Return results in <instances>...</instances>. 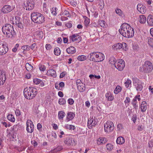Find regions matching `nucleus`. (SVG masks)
<instances>
[{"label":"nucleus","instance_id":"nucleus-14","mask_svg":"<svg viewBox=\"0 0 153 153\" xmlns=\"http://www.w3.org/2000/svg\"><path fill=\"white\" fill-rule=\"evenodd\" d=\"M96 57V62H100L102 61L105 59V56L102 53L100 52H97L95 55Z\"/></svg>","mask_w":153,"mask_h":153},{"label":"nucleus","instance_id":"nucleus-10","mask_svg":"<svg viewBox=\"0 0 153 153\" xmlns=\"http://www.w3.org/2000/svg\"><path fill=\"white\" fill-rule=\"evenodd\" d=\"M8 49L6 45L0 42V55H2L5 54L8 51Z\"/></svg>","mask_w":153,"mask_h":153},{"label":"nucleus","instance_id":"nucleus-38","mask_svg":"<svg viewBox=\"0 0 153 153\" xmlns=\"http://www.w3.org/2000/svg\"><path fill=\"white\" fill-rule=\"evenodd\" d=\"M66 129L69 130H74L75 129V127L72 125L66 124L64 127Z\"/></svg>","mask_w":153,"mask_h":153},{"label":"nucleus","instance_id":"nucleus-39","mask_svg":"<svg viewBox=\"0 0 153 153\" xmlns=\"http://www.w3.org/2000/svg\"><path fill=\"white\" fill-rule=\"evenodd\" d=\"M54 53L55 55L59 56L61 54V51L60 49L58 47H56L55 48Z\"/></svg>","mask_w":153,"mask_h":153},{"label":"nucleus","instance_id":"nucleus-32","mask_svg":"<svg viewBox=\"0 0 153 153\" xmlns=\"http://www.w3.org/2000/svg\"><path fill=\"white\" fill-rule=\"evenodd\" d=\"M139 22L141 24L145 23L146 21V18L144 15H141L139 16Z\"/></svg>","mask_w":153,"mask_h":153},{"label":"nucleus","instance_id":"nucleus-63","mask_svg":"<svg viewBox=\"0 0 153 153\" xmlns=\"http://www.w3.org/2000/svg\"><path fill=\"white\" fill-rule=\"evenodd\" d=\"M15 113L17 116H19L21 114V112L19 110L16 109L15 111Z\"/></svg>","mask_w":153,"mask_h":153},{"label":"nucleus","instance_id":"nucleus-33","mask_svg":"<svg viewBox=\"0 0 153 153\" xmlns=\"http://www.w3.org/2000/svg\"><path fill=\"white\" fill-rule=\"evenodd\" d=\"M96 53L95 52H93L90 54V60L92 61L96 62V57H95Z\"/></svg>","mask_w":153,"mask_h":153},{"label":"nucleus","instance_id":"nucleus-61","mask_svg":"<svg viewBox=\"0 0 153 153\" xmlns=\"http://www.w3.org/2000/svg\"><path fill=\"white\" fill-rule=\"evenodd\" d=\"M65 26L68 28H70L72 26V24L70 22H68L65 24Z\"/></svg>","mask_w":153,"mask_h":153},{"label":"nucleus","instance_id":"nucleus-46","mask_svg":"<svg viewBox=\"0 0 153 153\" xmlns=\"http://www.w3.org/2000/svg\"><path fill=\"white\" fill-rule=\"evenodd\" d=\"M66 102L65 100L63 98L59 99L58 102L59 103L60 105H64L65 104Z\"/></svg>","mask_w":153,"mask_h":153},{"label":"nucleus","instance_id":"nucleus-15","mask_svg":"<svg viewBox=\"0 0 153 153\" xmlns=\"http://www.w3.org/2000/svg\"><path fill=\"white\" fill-rule=\"evenodd\" d=\"M25 5L26 10H28L33 9L34 5V2L29 1H27Z\"/></svg>","mask_w":153,"mask_h":153},{"label":"nucleus","instance_id":"nucleus-47","mask_svg":"<svg viewBox=\"0 0 153 153\" xmlns=\"http://www.w3.org/2000/svg\"><path fill=\"white\" fill-rule=\"evenodd\" d=\"M148 44L151 47L153 48V38H149L148 39Z\"/></svg>","mask_w":153,"mask_h":153},{"label":"nucleus","instance_id":"nucleus-54","mask_svg":"<svg viewBox=\"0 0 153 153\" xmlns=\"http://www.w3.org/2000/svg\"><path fill=\"white\" fill-rule=\"evenodd\" d=\"M99 24L100 26L102 27H104L105 26V22L104 21L101 20L99 21Z\"/></svg>","mask_w":153,"mask_h":153},{"label":"nucleus","instance_id":"nucleus-28","mask_svg":"<svg viewBox=\"0 0 153 153\" xmlns=\"http://www.w3.org/2000/svg\"><path fill=\"white\" fill-rule=\"evenodd\" d=\"M147 103L145 101H143L142 102L140 108L141 111L143 112L145 111L146 109Z\"/></svg>","mask_w":153,"mask_h":153},{"label":"nucleus","instance_id":"nucleus-19","mask_svg":"<svg viewBox=\"0 0 153 153\" xmlns=\"http://www.w3.org/2000/svg\"><path fill=\"white\" fill-rule=\"evenodd\" d=\"M65 144L68 145H73L75 141L72 140L71 137H67L64 141Z\"/></svg>","mask_w":153,"mask_h":153},{"label":"nucleus","instance_id":"nucleus-8","mask_svg":"<svg viewBox=\"0 0 153 153\" xmlns=\"http://www.w3.org/2000/svg\"><path fill=\"white\" fill-rule=\"evenodd\" d=\"M125 66V62L123 60L120 59L117 60V63L115 64V67L118 70H123Z\"/></svg>","mask_w":153,"mask_h":153},{"label":"nucleus","instance_id":"nucleus-17","mask_svg":"<svg viewBox=\"0 0 153 153\" xmlns=\"http://www.w3.org/2000/svg\"><path fill=\"white\" fill-rule=\"evenodd\" d=\"M75 116L74 113L71 112H68L67 113L65 121L68 122L74 119Z\"/></svg>","mask_w":153,"mask_h":153},{"label":"nucleus","instance_id":"nucleus-41","mask_svg":"<svg viewBox=\"0 0 153 153\" xmlns=\"http://www.w3.org/2000/svg\"><path fill=\"white\" fill-rule=\"evenodd\" d=\"M86 56L84 55H81L79 56L77 58V59L78 60L83 61L86 59Z\"/></svg>","mask_w":153,"mask_h":153},{"label":"nucleus","instance_id":"nucleus-44","mask_svg":"<svg viewBox=\"0 0 153 153\" xmlns=\"http://www.w3.org/2000/svg\"><path fill=\"white\" fill-rule=\"evenodd\" d=\"M107 149L109 151H111L113 148V145L111 143H108L106 145Z\"/></svg>","mask_w":153,"mask_h":153},{"label":"nucleus","instance_id":"nucleus-31","mask_svg":"<svg viewBox=\"0 0 153 153\" xmlns=\"http://www.w3.org/2000/svg\"><path fill=\"white\" fill-rule=\"evenodd\" d=\"M65 115V113L63 111H60L58 112V117L59 120H62Z\"/></svg>","mask_w":153,"mask_h":153},{"label":"nucleus","instance_id":"nucleus-3","mask_svg":"<svg viewBox=\"0 0 153 153\" xmlns=\"http://www.w3.org/2000/svg\"><path fill=\"white\" fill-rule=\"evenodd\" d=\"M37 93V90L35 88L30 87L29 88H25L24 90V95L25 98L31 100L34 98Z\"/></svg>","mask_w":153,"mask_h":153},{"label":"nucleus","instance_id":"nucleus-29","mask_svg":"<svg viewBox=\"0 0 153 153\" xmlns=\"http://www.w3.org/2000/svg\"><path fill=\"white\" fill-rule=\"evenodd\" d=\"M116 142L118 144H122L124 143L125 139L122 137H119L117 139Z\"/></svg>","mask_w":153,"mask_h":153},{"label":"nucleus","instance_id":"nucleus-25","mask_svg":"<svg viewBox=\"0 0 153 153\" xmlns=\"http://www.w3.org/2000/svg\"><path fill=\"white\" fill-rule=\"evenodd\" d=\"M16 21L15 23L16 25L19 28H22L23 27V24L20 22L19 20V17L16 16L15 17Z\"/></svg>","mask_w":153,"mask_h":153},{"label":"nucleus","instance_id":"nucleus-49","mask_svg":"<svg viewBox=\"0 0 153 153\" xmlns=\"http://www.w3.org/2000/svg\"><path fill=\"white\" fill-rule=\"evenodd\" d=\"M132 48L134 50L137 51L139 48V46L137 44L134 42L133 43Z\"/></svg>","mask_w":153,"mask_h":153},{"label":"nucleus","instance_id":"nucleus-5","mask_svg":"<svg viewBox=\"0 0 153 153\" xmlns=\"http://www.w3.org/2000/svg\"><path fill=\"white\" fill-rule=\"evenodd\" d=\"M153 69L152 63L149 61L145 62L144 65L140 68L139 71L143 73H149L151 72Z\"/></svg>","mask_w":153,"mask_h":153},{"label":"nucleus","instance_id":"nucleus-27","mask_svg":"<svg viewBox=\"0 0 153 153\" xmlns=\"http://www.w3.org/2000/svg\"><path fill=\"white\" fill-rule=\"evenodd\" d=\"M105 96L107 99V100L108 101H112L114 99V97L110 93V92H108L106 94Z\"/></svg>","mask_w":153,"mask_h":153},{"label":"nucleus","instance_id":"nucleus-48","mask_svg":"<svg viewBox=\"0 0 153 153\" xmlns=\"http://www.w3.org/2000/svg\"><path fill=\"white\" fill-rule=\"evenodd\" d=\"M115 12L117 14L120 16H121L123 15L122 11L120 9H117L115 10Z\"/></svg>","mask_w":153,"mask_h":153},{"label":"nucleus","instance_id":"nucleus-20","mask_svg":"<svg viewBox=\"0 0 153 153\" xmlns=\"http://www.w3.org/2000/svg\"><path fill=\"white\" fill-rule=\"evenodd\" d=\"M47 74L48 76L55 78L56 76V71L53 69H51L48 71Z\"/></svg>","mask_w":153,"mask_h":153},{"label":"nucleus","instance_id":"nucleus-64","mask_svg":"<svg viewBox=\"0 0 153 153\" xmlns=\"http://www.w3.org/2000/svg\"><path fill=\"white\" fill-rule=\"evenodd\" d=\"M76 82L77 86L81 84L82 85V84L83 83L80 79H77L76 80Z\"/></svg>","mask_w":153,"mask_h":153},{"label":"nucleus","instance_id":"nucleus-21","mask_svg":"<svg viewBox=\"0 0 153 153\" xmlns=\"http://www.w3.org/2000/svg\"><path fill=\"white\" fill-rule=\"evenodd\" d=\"M107 142L106 138L104 137H100L97 140V144L100 145L102 144H105Z\"/></svg>","mask_w":153,"mask_h":153},{"label":"nucleus","instance_id":"nucleus-4","mask_svg":"<svg viewBox=\"0 0 153 153\" xmlns=\"http://www.w3.org/2000/svg\"><path fill=\"white\" fill-rule=\"evenodd\" d=\"M32 20L35 23L41 24L45 21V17L41 13L39 12H33L31 14Z\"/></svg>","mask_w":153,"mask_h":153},{"label":"nucleus","instance_id":"nucleus-26","mask_svg":"<svg viewBox=\"0 0 153 153\" xmlns=\"http://www.w3.org/2000/svg\"><path fill=\"white\" fill-rule=\"evenodd\" d=\"M78 91L80 92L84 91L86 89L85 85L83 83L77 86Z\"/></svg>","mask_w":153,"mask_h":153},{"label":"nucleus","instance_id":"nucleus-9","mask_svg":"<svg viewBox=\"0 0 153 153\" xmlns=\"http://www.w3.org/2000/svg\"><path fill=\"white\" fill-rule=\"evenodd\" d=\"M26 130L27 131L30 133H32L34 130V126L33 123L30 120H27L26 123Z\"/></svg>","mask_w":153,"mask_h":153},{"label":"nucleus","instance_id":"nucleus-57","mask_svg":"<svg viewBox=\"0 0 153 153\" xmlns=\"http://www.w3.org/2000/svg\"><path fill=\"white\" fill-rule=\"evenodd\" d=\"M58 84L59 85V86L60 88L61 89V91L62 90V88L65 86L64 83L63 82H61Z\"/></svg>","mask_w":153,"mask_h":153},{"label":"nucleus","instance_id":"nucleus-16","mask_svg":"<svg viewBox=\"0 0 153 153\" xmlns=\"http://www.w3.org/2000/svg\"><path fill=\"white\" fill-rule=\"evenodd\" d=\"M137 9L142 14H144L146 10V6L142 4H139L137 5Z\"/></svg>","mask_w":153,"mask_h":153},{"label":"nucleus","instance_id":"nucleus-52","mask_svg":"<svg viewBox=\"0 0 153 153\" xmlns=\"http://www.w3.org/2000/svg\"><path fill=\"white\" fill-rule=\"evenodd\" d=\"M62 149V147L61 146H58L54 149V151L55 152L59 151Z\"/></svg>","mask_w":153,"mask_h":153},{"label":"nucleus","instance_id":"nucleus-24","mask_svg":"<svg viewBox=\"0 0 153 153\" xmlns=\"http://www.w3.org/2000/svg\"><path fill=\"white\" fill-rule=\"evenodd\" d=\"M76 51L75 48L73 46H71L67 48L66 49L67 52L69 54H72L74 53Z\"/></svg>","mask_w":153,"mask_h":153},{"label":"nucleus","instance_id":"nucleus-40","mask_svg":"<svg viewBox=\"0 0 153 153\" xmlns=\"http://www.w3.org/2000/svg\"><path fill=\"white\" fill-rule=\"evenodd\" d=\"M25 68L27 71H30L33 69L32 66L29 63H27L25 65Z\"/></svg>","mask_w":153,"mask_h":153},{"label":"nucleus","instance_id":"nucleus-7","mask_svg":"<svg viewBox=\"0 0 153 153\" xmlns=\"http://www.w3.org/2000/svg\"><path fill=\"white\" fill-rule=\"evenodd\" d=\"M133 80L134 85L135 86L137 91H141L142 90L143 87L141 85V82L140 81V80L137 78H134Z\"/></svg>","mask_w":153,"mask_h":153},{"label":"nucleus","instance_id":"nucleus-34","mask_svg":"<svg viewBox=\"0 0 153 153\" xmlns=\"http://www.w3.org/2000/svg\"><path fill=\"white\" fill-rule=\"evenodd\" d=\"M57 135L55 132H52L51 133V135L49 138V140L51 142H53L56 139Z\"/></svg>","mask_w":153,"mask_h":153},{"label":"nucleus","instance_id":"nucleus-53","mask_svg":"<svg viewBox=\"0 0 153 153\" xmlns=\"http://www.w3.org/2000/svg\"><path fill=\"white\" fill-rule=\"evenodd\" d=\"M61 15L63 16H66L67 17H69L70 16L69 12L66 10H64Z\"/></svg>","mask_w":153,"mask_h":153},{"label":"nucleus","instance_id":"nucleus-30","mask_svg":"<svg viewBox=\"0 0 153 153\" xmlns=\"http://www.w3.org/2000/svg\"><path fill=\"white\" fill-rule=\"evenodd\" d=\"M113 49L114 51H117L121 48V43H118L113 45Z\"/></svg>","mask_w":153,"mask_h":153},{"label":"nucleus","instance_id":"nucleus-37","mask_svg":"<svg viewBox=\"0 0 153 153\" xmlns=\"http://www.w3.org/2000/svg\"><path fill=\"white\" fill-rule=\"evenodd\" d=\"M7 118L9 121L12 122H14L15 120L13 115L12 114L8 115Z\"/></svg>","mask_w":153,"mask_h":153},{"label":"nucleus","instance_id":"nucleus-60","mask_svg":"<svg viewBox=\"0 0 153 153\" xmlns=\"http://www.w3.org/2000/svg\"><path fill=\"white\" fill-rule=\"evenodd\" d=\"M123 128V126L121 124L119 123L117 125V129L118 131L122 129Z\"/></svg>","mask_w":153,"mask_h":153},{"label":"nucleus","instance_id":"nucleus-18","mask_svg":"<svg viewBox=\"0 0 153 153\" xmlns=\"http://www.w3.org/2000/svg\"><path fill=\"white\" fill-rule=\"evenodd\" d=\"M12 10V8L10 5H6L4 6L1 9L2 12L4 13H8Z\"/></svg>","mask_w":153,"mask_h":153},{"label":"nucleus","instance_id":"nucleus-22","mask_svg":"<svg viewBox=\"0 0 153 153\" xmlns=\"http://www.w3.org/2000/svg\"><path fill=\"white\" fill-rule=\"evenodd\" d=\"M80 37L77 34H73L69 36V41L70 42H74L76 40Z\"/></svg>","mask_w":153,"mask_h":153},{"label":"nucleus","instance_id":"nucleus-51","mask_svg":"<svg viewBox=\"0 0 153 153\" xmlns=\"http://www.w3.org/2000/svg\"><path fill=\"white\" fill-rule=\"evenodd\" d=\"M22 49L24 51H29L30 49V47L29 45H24L22 47Z\"/></svg>","mask_w":153,"mask_h":153},{"label":"nucleus","instance_id":"nucleus-35","mask_svg":"<svg viewBox=\"0 0 153 153\" xmlns=\"http://www.w3.org/2000/svg\"><path fill=\"white\" fill-rule=\"evenodd\" d=\"M109 62V63L114 65L115 66V64L117 63V60H116V59L114 57L112 56L110 58Z\"/></svg>","mask_w":153,"mask_h":153},{"label":"nucleus","instance_id":"nucleus-36","mask_svg":"<svg viewBox=\"0 0 153 153\" xmlns=\"http://www.w3.org/2000/svg\"><path fill=\"white\" fill-rule=\"evenodd\" d=\"M122 90L121 87L119 85H117L114 91V93L115 94H117Z\"/></svg>","mask_w":153,"mask_h":153},{"label":"nucleus","instance_id":"nucleus-43","mask_svg":"<svg viewBox=\"0 0 153 153\" xmlns=\"http://www.w3.org/2000/svg\"><path fill=\"white\" fill-rule=\"evenodd\" d=\"M35 34L39 38H42L43 36V33L41 31H37L36 32Z\"/></svg>","mask_w":153,"mask_h":153},{"label":"nucleus","instance_id":"nucleus-55","mask_svg":"<svg viewBox=\"0 0 153 153\" xmlns=\"http://www.w3.org/2000/svg\"><path fill=\"white\" fill-rule=\"evenodd\" d=\"M39 68L40 71H44L45 70L46 67L44 65H39Z\"/></svg>","mask_w":153,"mask_h":153},{"label":"nucleus","instance_id":"nucleus-13","mask_svg":"<svg viewBox=\"0 0 153 153\" xmlns=\"http://www.w3.org/2000/svg\"><path fill=\"white\" fill-rule=\"evenodd\" d=\"M6 73L3 71L0 70V86L3 85L6 79Z\"/></svg>","mask_w":153,"mask_h":153},{"label":"nucleus","instance_id":"nucleus-42","mask_svg":"<svg viewBox=\"0 0 153 153\" xmlns=\"http://www.w3.org/2000/svg\"><path fill=\"white\" fill-rule=\"evenodd\" d=\"M121 48L125 51H126L128 49L127 44L125 42L121 43Z\"/></svg>","mask_w":153,"mask_h":153},{"label":"nucleus","instance_id":"nucleus-56","mask_svg":"<svg viewBox=\"0 0 153 153\" xmlns=\"http://www.w3.org/2000/svg\"><path fill=\"white\" fill-rule=\"evenodd\" d=\"M41 80L39 79H33V82L36 84H38L40 83Z\"/></svg>","mask_w":153,"mask_h":153},{"label":"nucleus","instance_id":"nucleus-45","mask_svg":"<svg viewBox=\"0 0 153 153\" xmlns=\"http://www.w3.org/2000/svg\"><path fill=\"white\" fill-rule=\"evenodd\" d=\"M131 81L130 79H128L125 82V86L127 88L129 87V85L131 84Z\"/></svg>","mask_w":153,"mask_h":153},{"label":"nucleus","instance_id":"nucleus-12","mask_svg":"<svg viewBox=\"0 0 153 153\" xmlns=\"http://www.w3.org/2000/svg\"><path fill=\"white\" fill-rule=\"evenodd\" d=\"M140 95H138L136 96L131 101V104L132 105L134 109L135 110H137L138 107V105L137 104V100L139 101H140L141 100L140 98Z\"/></svg>","mask_w":153,"mask_h":153},{"label":"nucleus","instance_id":"nucleus-23","mask_svg":"<svg viewBox=\"0 0 153 153\" xmlns=\"http://www.w3.org/2000/svg\"><path fill=\"white\" fill-rule=\"evenodd\" d=\"M148 25L151 26H153V16L149 15L147 19Z\"/></svg>","mask_w":153,"mask_h":153},{"label":"nucleus","instance_id":"nucleus-1","mask_svg":"<svg viewBox=\"0 0 153 153\" xmlns=\"http://www.w3.org/2000/svg\"><path fill=\"white\" fill-rule=\"evenodd\" d=\"M120 33L123 36L128 38L132 37L134 33V29L128 24H123L119 30Z\"/></svg>","mask_w":153,"mask_h":153},{"label":"nucleus","instance_id":"nucleus-62","mask_svg":"<svg viewBox=\"0 0 153 153\" xmlns=\"http://www.w3.org/2000/svg\"><path fill=\"white\" fill-rule=\"evenodd\" d=\"M45 47L47 50H50L51 48V45L49 44H46L45 46Z\"/></svg>","mask_w":153,"mask_h":153},{"label":"nucleus","instance_id":"nucleus-2","mask_svg":"<svg viewBox=\"0 0 153 153\" xmlns=\"http://www.w3.org/2000/svg\"><path fill=\"white\" fill-rule=\"evenodd\" d=\"M2 30L3 33L8 38H12L15 36L16 32L13 26L10 24H5L2 27Z\"/></svg>","mask_w":153,"mask_h":153},{"label":"nucleus","instance_id":"nucleus-11","mask_svg":"<svg viewBox=\"0 0 153 153\" xmlns=\"http://www.w3.org/2000/svg\"><path fill=\"white\" fill-rule=\"evenodd\" d=\"M97 120L92 117L89 119L88 121V126L89 129H92L93 126H94L97 124Z\"/></svg>","mask_w":153,"mask_h":153},{"label":"nucleus","instance_id":"nucleus-50","mask_svg":"<svg viewBox=\"0 0 153 153\" xmlns=\"http://www.w3.org/2000/svg\"><path fill=\"white\" fill-rule=\"evenodd\" d=\"M130 98L128 97H126V99L124 101V102L125 104V105L127 106L129 105V103L130 102Z\"/></svg>","mask_w":153,"mask_h":153},{"label":"nucleus","instance_id":"nucleus-58","mask_svg":"<svg viewBox=\"0 0 153 153\" xmlns=\"http://www.w3.org/2000/svg\"><path fill=\"white\" fill-rule=\"evenodd\" d=\"M68 102L69 104L72 105L74 103V101L73 99L72 98H69L68 100Z\"/></svg>","mask_w":153,"mask_h":153},{"label":"nucleus","instance_id":"nucleus-6","mask_svg":"<svg viewBox=\"0 0 153 153\" xmlns=\"http://www.w3.org/2000/svg\"><path fill=\"white\" fill-rule=\"evenodd\" d=\"M114 124L110 121H107L104 125V131L105 132L108 133L113 131L114 129Z\"/></svg>","mask_w":153,"mask_h":153},{"label":"nucleus","instance_id":"nucleus-59","mask_svg":"<svg viewBox=\"0 0 153 153\" xmlns=\"http://www.w3.org/2000/svg\"><path fill=\"white\" fill-rule=\"evenodd\" d=\"M90 21L88 18H86L85 19L84 21L85 24L86 26H87L89 24Z\"/></svg>","mask_w":153,"mask_h":153}]
</instances>
